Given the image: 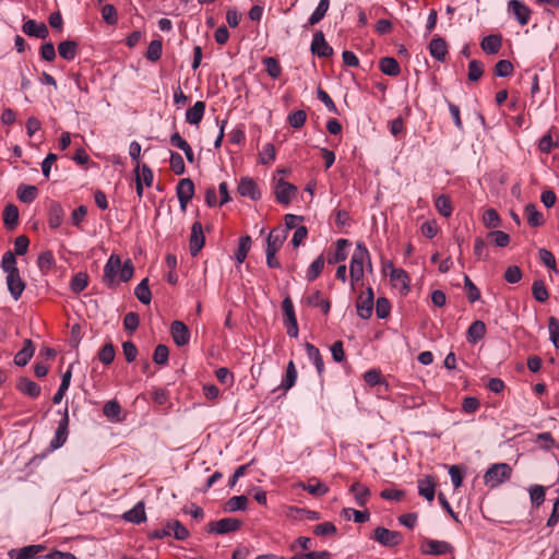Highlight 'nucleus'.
I'll return each mask as SVG.
<instances>
[{
    "mask_svg": "<svg viewBox=\"0 0 559 559\" xmlns=\"http://www.w3.org/2000/svg\"><path fill=\"white\" fill-rule=\"evenodd\" d=\"M134 274V266L130 259L122 264L118 254H111L104 266L103 282L109 288H115L120 282H128Z\"/></svg>",
    "mask_w": 559,
    "mask_h": 559,
    "instance_id": "nucleus-1",
    "label": "nucleus"
},
{
    "mask_svg": "<svg viewBox=\"0 0 559 559\" xmlns=\"http://www.w3.org/2000/svg\"><path fill=\"white\" fill-rule=\"evenodd\" d=\"M366 261L368 262L369 271H372L368 249L362 242H357L349 263V277L353 289H355V285L364 277V265Z\"/></svg>",
    "mask_w": 559,
    "mask_h": 559,
    "instance_id": "nucleus-2",
    "label": "nucleus"
},
{
    "mask_svg": "<svg viewBox=\"0 0 559 559\" xmlns=\"http://www.w3.org/2000/svg\"><path fill=\"white\" fill-rule=\"evenodd\" d=\"M512 474V468L507 463L492 464L485 473L484 480L487 486L497 487L509 480Z\"/></svg>",
    "mask_w": 559,
    "mask_h": 559,
    "instance_id": "nucleus-3",
    "label": "nucleus"
},
{
    "mask_svg": "<svg viewBox=\"0 0 559 559\" xmlns=\"http://www.w3.org/2000/svg\"><path fill=\"white\" fill-rule=\"evenodd\" d=\"M372 538L384 547H395L402 543L403 536L396 531L380 526L373 531Z\"/></svg>",
    "mask_w": 559,
    "mask_h": 559,
    "instance_id": "nucleus-4",
    "label": "nucleus"
},
{
    "mask_svg": "<svg viewBox=\"0 0 559 559\" xmlns=\"http://www.w3.org/2000/svg\"><path fill=\"white\" fill-rule=\"evenodd\" d=\"M242 522L234 518H224L218 521H212L207 524V532L215 534H227L240 528Z\"/></svg>",
    "mask_w": 559,
    "mask_h": 559,
    "instance_id": "nucleus-5",
    "label": "nucleus"
},
{
    "mask_svg": "<svg viewBox=\"0 0 559 559\" xmlns=\"http://www.w3.org/2000/svg\"><path fill=\"white\" fill-rule=\"evenodd\" d=\"M68 427H69V414H68V407L64 408L62 418L58 423L57 430L55 432V437L50 441V449L57 450L61 448L67 439H68Z\"/></svg>",
    "mask_w": 559,
    "mask_h": 559,
    "instance_id": "nucleus-6",
    "label": "nucleus"
},
{
    "mask_svg": "<svg viewBox=\"0 0 559 559\" xmlns=\"http://www.w3.org/2000/svg\"><path fill=\"white\" fill-rule=\"evenodd\" d=\"M176 193L180 203V209L186 211L188 203L192 200L194 195V183L190 178L180 179Z\"/></svg>",
    "mask_w": 559,
    "mask_h": 559,
    "instance_id": "nucleus-7",
    "label": "nucleus"
},
{
    "mask_svg": "<svg viewBox=\"0 0 559 559\" xmlns=\"http://www.w3.org/2000/svg\"><path fill=\"white\" fill-rule=\"evenodd\" d=\"M310 50L320 58H328L333 55V48L326 43L321 31L314 33Z\"/></svg>",
    "mask_w": 559,
    "mask_h": 559,
    "instance_id": "nucleus-8",
    "label": "nucleus"
},
{
    "mask_svg": "<svg viewBox=\"0 0 559 559\" xmlns=\"http://www.w3.org/2000/svg\"><path fill=\"white\" fill-rule=\"evenodd\" d=\"M297 192V188L285 181L284 179H280L275 187V198L278 203L287 205L290 203L292 199L295 197Z\"/></svg>",
    "mask_w": 559,
    "mask_h": 559,
    "instance_id": "nucleus-9",
    "label": "nucleus"
},
{
    "mask_svg": "<svg viewBox=\"0 0 559 559\" xmlns=\"http://www.w3.org/2000/svg\"><path fill=\"white\" fill-rule=\"evenodd\" d=\"M205 243V237L203 234L202 224L200 222H194L191 227L190 235V253L192 257H195Z\"/></svg>",
    "mask_w": 559,
    "mask_h": 559,
    "instance_id": "nucleus-10",
    "label": "nucleus"
},
{
    "mask_svg": "<svg viewBox=\"0 0 559 559\" xmlns=\"http://www.w3.org/2000/svg\"><path fill=\"white\" fill-rule=\"evenodd\" d=\"M508 10L515 16L522 26L528 23L532 12L523 1L510 0L508 2Z\"/></svg>",
    "mask_w": 559,
    "mask_h": 559,
    "instance_id": "nucleus-11",
    "label": "nucleus"
},
{
    "mask_svg": "<svg viewBox=\"0 0 559 559\" xmlns=\"http://www.w3.org/2000/svg\"><path fill=\"white\" fill-rule=\"evenodd\" d=\"M7 286L12 298L19 300L25 289V282L20 276V271L7 274Z\"/></svg>",
    "mask_w": 559,
    "mask_h": 559,
    "instance_id": "nucleus-12",
    "label": "nucleus"
},
{
    "mask_svg": "<svg viewBox=\"0 0 559 559\" xmlns=\"http://www.w3.org/2000/svg\"><path fill=\"white\" fill-rule=\"evenodd\" d=\"M238 192L242 197L251 200H259L261 198L260 189L257 182L250 177H243L238 185Z\"/></svg>",
    "mask_w": 559,
    "mask_h": 559,
    "instance_id": "nucleus-13",
    "label": "nucleus"
},
{
    "mask_svg": "<svg viewBox=\"0 0 559 559\" xmlns=\"http://www.w3.org/2000/svg\"><path fill=\"white\" fill-rule=\"evenodd\" d=\"M22 31L27 35L40 39H45L49 35L48 27L45 23L36 22L35 20H27L22 26Z\"/></svg>",
    "mask_w": 559,
    "mask_h": 559,
    "instance_id": "nucleus-14",
    "label": "nucleus"
},
{
    "mask_svg": "<svg viewBox=\"0 0 559 559\" xmlns=\"http://www.w3.org/2000/svg\"><path fill=\"white\" fill-rule=\"evenodd\" d=\"M170 333L174 342L178 346H185L190 341V332L188 326L181 321H174L170 325Z\"/></svg>",
    "mask_w": 559,
    "mask_h": 559,
    "instance_id": "nucleus-15",
    "label": "nucleus"
},
{
    "mask_svg": "<svg viewBox=\"0 0 559 559\" xmlns=\"http://www.w3.org/2000/svg\"><path fill=\"white\" fill-rule=\"evenodd\" d=\"M451 545L443 540L426 539L423 544V551L426 555L440 556L450 552Z\"/></svg>",
    "mask_w": 559,
    "mask_h": 559,
    "instance_id": "nucleus-16",
    "label": "nucleus"
},
{
    "mask_svg": "<svg viewBox=\"0 0 559 559\" xmlns=\"http://www.w3.org/2000/svg\"><path fill=\"white\" fill-rule=\"evenodd\" d=\"M44 549L45 546L43 545H29L17 549H11L8 555L11 559H34L44 551Z\"/></svg>",
    "mask_w": 559,
    "mask_h": 559,
    "instance_id": "nucleus-17",
    "label": "nucleus"
},
{
    "mask_svg": "<svg viewBox=\"0 0 559 559\" xmlns=\"http://www.w3.org/2000/svg\"><path fill=\"white\" fill-rule=\"evenodd\" d=\"M418 493L424 497L428 502H432L436 495V480L432 476L427 475L418 479Z\"/></svg>",
    "mask_w": 559,
    "mask_h": 559,
    "instance_id": "nucleus-18",
    "label": "nucleus"
},
{
    "mask_svg": "<svg viewBox=\"0 0 559 559\" xmlns=\"http://www.w3.org/2000/svg\"><path fill=\"white\" fill-rule=\"evenodd\" d=\"M16 389L21 393L28 395L32 399L38 397L41 391L40 386L36 382L26 377H21L17 379Z\"/></svg>",
    "mask_w": 559,
    "mask_h": 559,
    "instance_id": "nucleus-19",
    "label": "nucleus"
},
{
    "mask_svg": "<svg viewBox=\"0 0 559 559\" xmlns=\"http://www.w3.org/2000/svg\"><path fill=\"white\" fill-rule=\"evenodd\" d=\"M430 55L438 61L443 62L448 55V44L442 37H435L429 44Z\"/></svg>",
    "mask_w": 559,
    "mask_h": 559,
    "instance_id": "nucleus-20",
    "label": "nucleus"
},
{
    "mask_svg": "<svg viewBox=\"0 0 559 559\" xmlns=\"http://www.w3.org/2000/svg\"><path fill=\"white\" fill-rule=\"evenodd\" d=\"M502 46V36L499 34H491L485 36L480 41V47L487 55H496Z\"/></svg>",
    "mask_w": 559,
    "mask_h": 559,
    "instance_id": "nucleus-21",
    "label": "nucleus"
},
{
    "mask_svg": "<svg viewBox=\"0 0 559 559\" xmlns=\"http://www.w3.org/2000/svg\"><path fill=\"white\" fill-rule=\"evenodd\" d=\"M122 519L127 522L141 524L146 521L145 506L143 501H139L131 510L122 514Z\"/></svg>",
    "mask_w": 559,
    "mask_h": 559,
    "instance_id": "nucleus-22",
    "label": "nucleus"
},
{
    "mask_svg": "<svg viewBox=\"0 0 559 559\" xmlns=\"http://www.w3.org/2000/svg\"><path fill=\"white\" fill-rule=\"evenodd\" d=\"M35 352L34 344L31 340L24 341V346L14 356V364L19 367H24L28 364Z\"/></svg>",
    "mask_w": 559,
    "mask_h": 559,
    "instance_id": "nucleus-23",
    "label": "nucleus"
},
{
    "mask_svg": "<svg viewBox=\"0 0 559 559\" xmlns=\"http://www.w3.org/2000/svg\"><path fill=\"white\" fill-rule=\"evenodd\" d=\"M298 487L316 497H321L329 492V487L317 478L309 479L307 484L299 483Z\"/></svg>",
    "mask_w": 559,
    "mask_h": 559,
    "instance_id": "nucleus-24",
    "label": "nucleus"
},
{
    "mask_svg": "<svg viewBox=\"0 0 559 559\" xmlns=\"http://www.w3.org/2000/svg\"><path fill=\"white\" fill-rule=\"evenodd\" d=\"M486 334V324L481 320L474 321L467 329L466 338L468 343L476 344L484 338Z\"/></svg>",
    "mask_w": 559,
    "mask_h": 559,
    "instance_id": "nucleus-25",
    "label": "nucleus"
},
{
    "mask_svg": "<svg viewBox=\"0 0 559 559\" xmlns=\"http://www.w3.org/2000/svg\"><path fill=\"white\" fill-rule=\"evenodd\" d=\"M305 302L310 307L321 308L324 314H328L331 309V302L329 301V299L322 297L320 290H314L312 294L308 295L305 298Z\"/></svg>",
    "mask_w": 559,
    "mask_h": 559,
    "instance_id": "nucleus-26",
    "label": "nucleus"
},
{
    "mask_svg": "<svg viewBox=\"0 0 559 559\" xmlns=\"http://www.w3.org/2000/svg\"><path fill=\"white\" fill-rule=\"evenodd\" d=\"M349 491L354 495L355 501L359 507L366 506L370 497V490L368 487L359 481H355L350 485Z\"/></svg>",
    "mask_w": 559,
    "mask_h": 559,
    "instance_id": "nucleus-27",
    "label": "nucleus"
},
{
    "mask_svg": "<svg viewBox=\"0 0 559 559\" xmlns=\"http://www.w3.org/2000/svg\"><path fill=\"white\" fill-rule=\"evenodd\" d=\"M286 237H287V235H286L285 229L272 230L267 236L265 250L277 252L281 249V247L283 246Z\"/></svg>",
    "mask_w": 559,
    "mask_h": 559,
    "instance_id": "nucleus-28",
    "label": "nucleus"
},
{
    "mask_svg": "<svg viewBox=\"0 0 559 559\" xmlns=\"http://www.w3.org/2000/svg\"><path fill=\"white\" fill-rule=\"evenodd\" d=\"M380 71L389 76H397L401 73V67L393 57H383L379 60Z\"/></svg>",
    "mask_w": 559,
    "mask_h": 559,
    "instance_id": "nucleus-29",
    "label": "nucleus"
},
{
    "mask_svg": "<svg viewBox=\"0 0 559 559\" xmlns=\"http://www.w3.org/2000/svg\"><path fill=\"white\" fill-rule=\"evenodd\" d=\"M205 103L202 100L197 102L186 112V121L190 124H199L204 116Z\"/></svg>",
    "mask_w": 559,
    "mask_h": 559,
    "instance_id": "nucleus-30",
    "label": "nucleus"
},
{
    "mask_svg": "<svg viewBox=\"0 0 559 559\" xmlns=\"http://www.w3.org/2000/svg\"><path fill=\"white\" fill-rule=\"evenodd\" d=\"M64 218V212L60 203L52 202L49 206V217H48V224L50 228L56 229L58 228Z\"/></svg>",
    "mask_w": 559,
    "mask_h": 559,
    "instance_id": "nucleus-31",
    "label": "nucleus"
},
{
    "mask_svg": "<svg viewBox=\"0 0 559 559\" xmlns=\"http://www.w3.org/2000/svg\"><path fill=\"white\" fill-rule=\"evenodd\" d=\"M3 223L8 230H13L19 224V209L14 204H8L3 211Z\"/></svg>",
    "mask_w": 559,
    "mask_h": 559,
    "instance_id": "nucleus-32",
    "label": "nucleus"
},
{
    "mask_svg": "<svg viewBox=\"0 0 559 559\" xmlns=\"http://www.w3.org/2000/svg\"><path fill=\"white\" fill-rule=\"evenodd\" d=\"M78 43L74 40L61 41L58 46L59 56L64 60H73L78 52Z\"/></svg>",
    "mask_w": 559,
    "mask_h": 559,
    "instance_id": "nucleus-33",
    "label": "nucleus"
},
{
    "mask_svg": "<svg viewBox=\"0 0 559 559\" xmlns=\"http://www.w3.org/2000/svg\"><path fill=\"white\" fill-rule=\"evenodd\" d=\"M305 348L308 358L313 362L318 373L321 376L324 371V362L320 354V350L310 343H306Z\"/></svg>",
    "mask_w": 559,
    "mask_h": 559,
    "instance_id": "nucleus-34",
    "label": "nucleus"
},
{
    "mask_svg": "<svg viewBox=\"0 0 559 559\" xmlns=\"http://www.w3.org/2000/svg\"><path fill=\"white\" fill-rule=\"evenodd\" d=\"M356 308L357 314L361 319H369L373 310V300H371L370 297H364V295H360L357 299Z\"/></svg>",
    "mask_w": 559,
    "mask_h": 559,
    "instance_id": "nucleus-35",
    "label": "nucleus"
},
{
    "mask_svg": "<svg viewBox=\"0 0 559 559\" xmlns=\"http://www.w3.org/2000/svg\"><path fill=\"white\" fill-rule=\"evenodd\" d=\"M296 380H297V370H296L294 361L290 360L286 366L285 377L283 378L278 388L284 391H288L289 389H292L295 385Z\"/></svg>",
    "mask_w": 559,
    "mask_h": 559,
    "instance_id": "nucleus-36",
    "label": "nucleus"
},
{
    "mask_svg": "<svg viewBox=\"0 0 559 559\" xmlns=\"http://www.w3.org/2000/svg\"><path fill=\"white\" fill-rule=\"evenodd\" d=\"M349 246V241L347 239H338L335 242V252L333 257L328 259L329 264H334L338 262H343L347 258L346 248Z\"/></svg>",
    "mask_w": 559,
    "mask_h": 559,
    "instance_id": "nucleus-37",
    "label": "nucleus"
},
{
    "mask_svg": "<svg viewBox=\"0 0 559 559\" xmlns=\"http://www.w3.org/2000/svg\"><path fill=\"white\" fill-rule=\"evenodd\" d=\"M435 206L438 213L444 217H450L453 213L451 199L445 194H441L435 200Z\"/></svg>",
    "mask_w": 559,
    "mask_h": 559,
    "instance_id": "nucleus-38",
    "label": "nucleus"
},
{
    "mask_svg": "<svg viewBox=\"0 0 559 559\" xmlns=\"http://www.w3.org/2000/svg\"><path fill=\"white\" fill-rule=\"evenodd\" d=\"M134 295L143 305H148L152 300V294L148 288V278H143L134 289Z\"/></svg>",
    "mask_w": 559,
    "mask_h": 559,
    "instance_id": "nucleus-39",
    "label": "nucleus"
},
{
    "mask_svg": "<svg viewBox=\"0 0 559 559\" xmlns=\"http://www.w3.org/2000/svg\"><path fill=\"white\" fill-rule=\"evenodd\" d=\"M330 8V0H320L318 7L308 19V25L313 26L318 24L326 14Z\"/></svg>",
    "mask_w": 559,
    "mask_h": 559,
    "instance_id": "nucleus-40",
    "label": "nucleus"
},
{
    "mask_svg": "<svg viewBox=\"0 0 559 559\" xmlns=\"http://www.w3.org/2000/svg\"><path fill=\"white\" fill-rule=\"evenodd\" d=\"M38 194V189L35 186L21 185L17 188V198L23 203L33 202Z\"/></svg>",
    "mask_w": 559,
    "mask_h": 559,
    "instance_id": "nucleus-41",
    "label": "nucleus"
},
{
    "mask_svg": "<svg viewBox=\"0 0 559 559\" xmlns=\"http://www.w3.org/2000/svg\"><path fill=\"white\" fill-rule=\"evenodd\" d=\"M250 248H251V237L250 236L240 237L238 248L235 252V259L239 264L243 263Z\"/></svg>",
    "mask_w": 559,
    "mask_h": 559,
    "instance_id": "nucleus-42",
    "label": "nucleus"
},
{
    "mask_svg": "<svg viewBox=\"0 0 559 559\" xmlns=\"http://www.w3.org/2000/svg\"><path fill=\"white\" fill-rule=\"evenodd\" d=\"M323 267H324V257H323V254H320L308 267L307 273H306V278L309 282L314 281L321 274Z\"/></svg>",
    "mask_w": 559,
    "mask_h": 559,
    "instance_id": "nucleus-43",
    "label": "nucleus"
},
{
    "mask_svg": "<svg viewBox=\"0 0 559 559\" xmlns=\"http://www.w3.org/2000/svg\"><path fill=\"white\" fill-rule=\"evenodd\" d=\"M163 52V44L160 39H154L150 43L145 57L152 62H156L160 59Z\"/></svg>",
    "mask_w": 559,
    "mask_h": 559,
    "instance_id": "nucleus-44",
    "label": "nucleus"
},
{
    "mask_svg": "<svg viewBox=\"0 0 559 559\" xmlns=\"http://www.w3.org/2000/svg\"><path fill=\"white\" fill-rule=\"evenodd\" d=\"M525 215L527 218V222L531 226H540L544 223L543 215L539 213L536 209V206L532 203L527 204L525 206Z\"/></svg>",
    "mask_w": 559,
    "mask_h": 559,
    "instance_id": "nucleus-45",
    "label": "nucleus"
},
{
    "mask_svg": "<svg viewBox=\"0 0 559 559\" xmlns=\"http://www.w3.org/2000/svg\"><path fill=\"white\" fill-rule=\"evenodd\" d=\"M17 262H16V258H15V254L8 250L3 253L2 255V260H1V267L2 270L8 274V273H14L16 271H19L17 269Z\"/></svg>",
    "mask_w": 559,
    "mask_h": 559,
    "instance_id": "nucleus-46",
    "label": "nucleus"
},
{
    "mask_svg": "<svg viewBox=\"0 0 559 559\" xmlns=\"http://www.w3.org/2000/svg\"><path fill=\"white\" fill-rule=\"evenodd\" d=\"M342 515L347 520L353 515L354 522L356 523H365L370 518V513L368 511H358L352 508H344L342 510Z\"/></svg>",
    "mask_w": 559,
    "mask_h": 559,
    "instance_id": "nucleus-47",
    "label": "nucleus"
},
{
    "mask_svg": "<svg viewBox=\"0 0 559 559\" xmlns=\"http://www.w3.org/2000/svg\"><path fill=\"white\" fill-rule=\"evenodd\" d=\"M88 284V276L86 273L80 272L74 275L70 283V288L73 293L79 294L83 292Z\"/></svg>",
    "mask_w": 559,
    "mask_h": 559,
    "instance_id": "nucleus-48",
    "label": "nucleus"
},
{
    "mask_svg": "<svg viewBox=\"0 0 559 559\" xmlns=\"http://www.w3.org/2000/svg\"><path fill=\"white\" fill-rule=\"evenodd\" d=\"M104 415L111 420H119L121 406L115 400L108 401L103 407Z\"/></svg>",
    "mask_w": 559,
    "mask_h": 559,
    "instance_id": "nucleus-49",
    "label": "nucleus"
},
{
    "mask_svg": "<svg viewBox=\"0 0 559 559\" xmlns=\"http://www.w3.org/2000/svg\"><path fill=\"white\" fill-rule=\"evenodd\" d=\"M307 120V114L305 110H295L289 112L287 116V121L289 126L294 129H300Z\"/></svg>",
    "mask_w": 559,
    "mask_h": 559,
    "instance_id": "nucleus-50",
    "label": "nucleus"
},
{
    "mask_svg": "<svg viewBox=\"0 0 559 559\" xmlns=\"http://www.w3.org/2000/svg\"><path fill=\"white\" fill-rule=\"evenodd\" d=\"M532 294H533L534 298L539 302H545L549 297L547 287L545 286L544 282L540 280L535 281L533 283Z\"/></svg>",
    "mask_w": 559,
    "mask_h": 559,
    "instance_id": "nucleus-51",
    "label": "nucleus"
},
{
    "mask_svg": "<svg viewBox=\"0 0 559 559\" xmlns=\"http://www.w3.org/2000/svg\"><path fill=\"white\" fill-rule=\"evenodd\" d=\"M102 17L108 25H116L118 22L117 10L112 4H105L100 9Z\"/></svg>",
    "mask_w": 559,
    "mask_h": 559,
    "instance_id": "nucleus-52",
    "label": "nucleus"
},
{
    "mask_svg": "<svg viewBox=\"0 0 559 559\" xmlns=\"http://www.w3.org/2000/svg\"><path fill=\"white\" fill-rule=\"evenodd\" d=\"M514 68L509 60H499L495 66V75L498 78H507L512 74Z\"/></svg>",
    "mask_w": 559,
    "mask_h": 559,
    "instance_id": "nucleus-53",
    "label": "nucleus"
},
{
    "mask_svg": "<svg viewBox=\"0 0 559 559\" xmlns=\"http://www.w3.org/2000/svg\"><path fill=\"white\" fill-rule=\"evenodd\" d=\"M115 355L116 352L114 345L108 343L100 348L98 358L104 365H110L115 359Z\"/></svg>",
    "mask_w": 559,
    "mask_h": 559,
    "instance_id": "nucleus-54",
    "label": "nucleus"
},
{
    "mask_svg": "<svg viewBox=\"0 0 559 559\" xmlns=\"http://www.w3.org/2000/svg\"><path fill=\"white\" fill-rule=\"evenodd\" d=\"M170 169L176 175H182L186 171V166L182 156L177 152L170 153Z\"/></svg>",
    "mask_w": 559,
    "mask_h": 559,
    "instance_id": "nucleus-55",
    "label": "nucleus"
},
{
    "mask_svg": "<svg viewBox=\"0 0 559 559\" xmlns=\"http://www.w3.org/2000/svg\"><path fill=\"white\" fill-rule=\"evenodd\" d=\"M549 338L556 348H559V320L550 317L548 320Z\"/></svg>",
    "mask_w": 559,
    "mask_h": 559,
    "instance_id": "nucleus-56",
    "label": "nucleus"
},
{
    "mask_svg": "<svg viewBox=\"0 0 559 559\" xmlns=\"http://www.w3.org/2000/svg\"><path fill=\"white\" fill-rule=\"evenodd\" d=\"M484 225L487 228H496L500 225V217L496 210L488 209L483 215Z\"/></svg>",
    "mask_w": 559,
    "mask_h": 559,
    "instance_id": "nucleus-57",
    "label": "nucleus"
},
{
    "mask_svg": "<svg viewBox=\"0 0 559 559\" xmlns=\"http://www.w3.org/2000/svg\"><path fill=\"white\" fill-rule=\"evenodd\" d=\"M483 73V63L476 59L471 60L468 63V80L472 82H476L481 78Z\"/></svg>",
    "mask_w": 559,
    "mask_h": 559,
    "instance_id": "nucleus-58",
    "label": "nucleus"
},
{
    "mask_svg": "<svg viewBox=\"0 0 559 559\" xmlns=\"http://www.w3.org/2000/svg\"><path fill=\"white\" fill-rule=\"evenodd\" d=\"M169 528L174 537L178 540H185L189 536V531L177 520L169 521Z\"/></svg>",
    "mask_w": 559,
    "mask_h": 559,
    "instance_id": "nucleus-59",
    "label": "nucleus"
},
{
    "mask_svg": "<svg viewBox=\"0 0 559 559\" xmlns=\"http://www.w3.org/2000/svg\"><path fill=\"white\" fill-rule=\"evenodd\" d=\"M391 281L395 285H401L403 288H408L409 278L407 273L403 269H392Z\"/></svg>",
    "mask_w": 559,
    "mask_h": 559,
    "instance_id": "nucleus-60",
    "label": "nucleus"
},
{
    "mask_svg": "<svg viewBox=\"0 0 559 559\" xmlns=\"http://www.w3.org/2000/svg\"><path fill=\"white\" fill-rule=\"evenodd\" d=\"M531 501L535 507H539L545 501V488L540 485H534L530 488Z\"/></svg>",
    "mask_w": 559,
    "mask_h": 559,
    "instance_id": "nucleus-61",
    "label": "nucleus"
},
{
    "mask_svg": "<svg viewBox=\"0 0 559 559\" xmlns=\"http://www.w3.org/2000/svg\"><path fill=\"white\" fill-rule=\"evenodd\" d=\"M263 63L265 66L267 74L271 78L276 79L281 75L282 69L278 61L275 58L267 57L264 59Z\"/></svg>",
    "mask_w": 559,
    "mask_h": 559,
    "instance_id": "nucleus-62",
    "label": "nucleus"
},
{
    "mask_svg": "<svg viewBox=\"0 0 559 559\" xmlns=\"http://www.w3.org/2000/svg\"><path fill=\"white\" fill-rule=\"evenodd\" d=\"M169 349L166 345L159 344L155 347L153 360L157 365H165L168 361Z\"/></svg>",
    "mask_w": 559,
    "mask_h": 559,
    "instance_id": "nucleus-63",
    "label": "nucleus"
},
{
    "mask_svg": "<svg viewBox=\"0 0 559 559\" xmlns=\"http://www.w3.org/2000/svg\"><path fill=\"white\" fill-rule=\"evenodd\" d=\"M331 552L328 550L322 551H310V552H300L295 554L292 559H330Z\"/></svg>",
    "mask_w": 559,
    "mask_h": 559,
    "instance_id": "nucleus-64",
    "label": "nucleus"
}]
</instances>
